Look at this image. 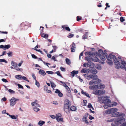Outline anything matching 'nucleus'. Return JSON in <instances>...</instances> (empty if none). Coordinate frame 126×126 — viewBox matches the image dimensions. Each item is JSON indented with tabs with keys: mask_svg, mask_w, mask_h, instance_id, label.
<instances>
[{
	"mask_svg": "<svg viewBox=\"0 0 126 126\" xmlns=\"http://www.w3.org/2000/svg\"><path fill=\"white\" fill-rule=\"evenodd\" d=\"M106 51V50L104 51V53H103V54L99 55V56L100 59L103 61H105L106 59L105 58L106 57L108 60V61H107V63L110 65H111L113 64V62L112 60V59L115 64H118L119 61H118L117 60L116 56L114 55H112L111 54H110L109 56H108L107 54Z\"/></svg>",
	"mask_w": 126,
	"mask_h": 126,
	"instance_id": "f257e3e1",
	"label": "nucleus"
},
{
	"mask_svg": "<svg viewBox=\"0 0 126 126\" xmlns=\"http://www.w3.org/2000/svg\"><path fill=\"white\" fill-rule=\"evenodd\" d=\"M111 116L112 117H119L114 122H112L111 123V125L112 126H118L125 121V119L124 118L125 116V114L124 113L117 112L115 114H111Z\"/></svg>",
	"mask_w": 126,
	"mask_h": 126,
	"instance_id": "f03ea898",
	"label": "nucleus"
},
{
	"mask_svg": "<svg viewBox=\"0 0 126 126\" xmlns=\"http://www.w3.org/2000/svg\"><path fill=\"white\" fill-rule=\"evenodd\" d=\"M117 58L118 59H117V60L118 61H119L118 63H118L117 64H115V68L117 69H119L120 67L122 69H124L125 68V66L126 65V63L124 60H122L120 56L118 57Z\"/></svg>",
	"mask_w": 126,
	"mask_h": 126,
	"instance_id": "7ed1b4c3",
	"label": "nucleus"
},
{
	"mask_svg": "<svg viewBox=\"0 0 126 126\" xmlns=\"http://www.w3.org/2000/svg\"><path fill=\"white\" fill-rule=\"evenodd\" d=\"M71 105L70 101L67 99L66 100L64 103L63 109L64 111L67 113L70 112V107Z\"/></svg>",
	"mask_w": 126,
	"mask_h": 126,
	"instance_id": "20e7f679",
	"label": "nucleus"
},
{
	"mask_svg": "<svg viewBox=\"0 0 126 126\" xmlns=\"http://www.w3.org/2000/svg\"><path fill=\"white\" fill-rule=\"evenodd\" d=\"M85 54H87L89 55L88 56L86 57L85 58V59L87 60L89 63H91V62L92 61V58L91 57H93L95 54L93 52H89L87 51L85 53Z\"/></svg>",
	"mask_w": 126,
	"mask_h": 126,
	"instance_id": "39448f33",
	"label": "nucleus"
},
{
	"mask_svg": "<svg viewBox=\"0 0 126 126\" xmlns=\"http://www.w3.org/2000/svg\"><path fill=\"white\" fill-rule=\"evenodd\" d=\"M117 111V109L116 108H112L106 110L105 113L107 114H115L116 112Z\"/></svg>",
	"mask_w": 126,
	"mask_h": 126,
	"instance_id": "423d86ee",
	"label": "nucleus"
},
{
	"mask_svg": "<svg viewBox=\"0 0 126 126\" xmlns=\"http://www.w3.org/2000/svg\"><path fill=\"white\" fill-rule=\"evenodd\" d=\"M19 100V99H16L14 97H12L10 101V106H13L16 104V102Z\"/></svg>",
	"mask_w": 126,
	"mask_h": 126,
	"instance_id": "0eeeda50",
	"label": "nucleus"
},
{
	"mask_svg": "<svg viewBox=\"0 0 126 126\" xmlns=\"http://www.w3.org/2000/svg\"><path fill=\"white\" fill-rule=\"evenodd\" d=\"M11 46L10 45H5L4 46L1 45L0 46V48L4 50L8 49Z\"/></svg>",
	"mask_w": 126,
	"mask_h": 126,
	"instance_id": "6e6552de",
	"label": "nucleus"
},
{
	"mask_svg": "<svg viewBox=\"0 0 126 126\" xmlns=\"http://www.w3.org/2000/svg\"><path fill=\"white\" fill-rule=\"evenodd\" d=\"M94 64L92 63L88 64L87 63H85L83 65V66L86 67H87L88 66L90 67H92V65L93 66Z\"/></svg>",
	"mask_w": 126,
	"mask_h": 126,
	"instance_id": "1a4fd4ad",
	"label": "nucleus"
},
{
	"mask_svg": "<svg viewBox=\"0 0 126 126\" xmlns=\"http://www.w3.org/2000/svg\"><path fill=\"white\" fill-rule=\"evenodd\" d=\"M98 52H95V54L96 56H99V55L100 54H103V53H104V52L101 49H99L98 51Z\"/></svg>",
	"mask_w": 126,
	"mask_h": 126,
	"instance_id": "9d476101",
	"label": "nucleus"
},
{
	"mask_svg": "<svg viewBox=\"0 0 126 126\" xmlns=\"http://www.w3.org/2000/svg\"><path fill=\"white\" fill-rule=\"evenodd\" d=\"M90 78L93 80H95L98 78V76L95 74L90 75Z\"/></svg>",
	"mask_w": 126,
	"mask_h": 126,
	"instance_id": "9b49d317",
	"label": "nucleus"
},
{
	"mask_svg": "<svg viewBox=\"0 0 126 126\" xmlns=\"http://www.w3.org/2000/svg\"><path fill=\"white\" fill-rule=\"evenodd\" d=\"M98 85H94L92 86H90L89 87V89L92 90H93L94 89H98Z\"/></svg>",
	"mask_w": 126,
	"mask_h": 126,
	"instance_id": "f8f14e48",
	"label": "nucleus"
},
{
	"mask_svg": "<svg viewBox=\"0 0 126 126\" xmlns=\"http://www.w3.org/2000/svg\"><path fill=\"white\" fill-rule=\"evenodd\" d=\"M89 72V69L87 68H83L81 71V72L82 73H87Z\"/></svg>",
	"mask_w": 126,
	"mask_h": 126,
	"instance_id": "ddd939ff",
	"label": "nucleus"
},
{
	"mask_svg": "<svg viewBox=\"0 0 126 126\" xmlns=\"http://www.w3.org/2000/svg\"><path fill=\"white\" fill-rule=\"evenodd\" d=\"M39 73L43 76H44L46 74V73L43 70H41L40 71H39Z\"/></svg>",
	"mask_w": 126,
	"mask_h": 126,
	"instance_id": "4468645a",
	"label": "nucleus"
},
{
	"mask_svg": "<svg viewBox=\"0 0 126 126\" xmlns=\"http://www.w3.org/2000/svg\"><path fill=\"white\" fill-rule=\"evenodd\" d=\"M78 73V71L73 70L71 72V75H72V77H73L76 74H77Z\"/></svg>",
	"mask_w": 126,
	"mask_h": 126,
	"instance_id": "2eb2a0df",
	"label": "nucleus"
},
{
	"mask_svg": "<svg viewBox=\"0 0 126 126\" xmlns=\"http://www.w3.org/2000/svg\"><path fill=\"white\" fill-rule=\"evenodd\" d=\"M88 33L89 32H86L85 34L82 36V38L83 39H85L88 38Z\"/></svg>",
	"mask_w": 126,
	"mask_h": 126,
	"instance_id": "dca6fc26",
	"label": "nucleus"
},
{
	"mask_svg": "<svg viewBox=\"0 0 126 126\" xmlns=\"http://www.w3.org/2000/svg\"><path fill=\"white\" fill-rule=\"evenodd\" d=\"M77 110V108L76 107L72 106L70 108V111L71 110L72 111H76Z\"/></svg>",
	"mask_w": 126,
	"mask_h": 126,
	"instance_id": "f3484780",
	"label": "nucleus"
},
{
	"mask_svg": "<svg viewBox=\"0 0 126 126\" xmlns=\"http://www.w3.org/2000/svg\"><path fill=\"white\" fill-rule=\"evenodd\" d=\"M81 93L82 94H83L84 95H85L88 97L90 98V96L88 93L84 92L82 90L81 91Z\"/></svg>",
	"mask_w": 126,
	"mask_h": 126,
	"instance_id": "a211bd4d",
	"label": "nucleus"
},
{
	"mask_svg": "<svg viewBox=\"0 0 126 126\" xmlns=\"http://www.w3.org/2000/svg\"><path fill=\"white\" fill-rule=\"evenodd\" d=\"M90 72L93 74H96L97 72V70L95 69H92L90 71Z\"/></svg>",
	"mask_w": 126,
	"mask_h": 126,
	"instance_id": "6ab92c4d",
	"label": "nucleus"
},
{
	"mask_svg": "<svg viewBox=\"0 0 126 126\" xmlns=\"http://www.w3.org/2000/svg\"><path fill=\"white\" fill-rule=\"evenodd\" d=\"M110 100L109 99H106L103 100V103H109L110 102Z\"/></svg>",
	"mask_w": 126,
	"mask_h": 126,
	"instance_id": "aec40b11",
	"label": "nucleus"
},
{
	"mask_svg": "<svg viewBox=\"0 0 126 126\" xmlns=\"http://www.w3.org/2000/svg\"><path fill=\"white\" fill-rule=\"evenodd\" d=\"M98 82L96 81L92 80L89 82V84L90 85H92L93 84L97 83Z\"/></svg>",
	"mask_w": 126,
	"mask_h": 126,
	"instance_id": "412c9836",
	"label": "nucleus"
},
{
	"mask_svg": "<svg viewBox=\"0 0 126 126\" xmlns=\"http://www.w3.org/2000/svg\"><path fill=\"white\" fill-rule=\"evenodd\" d=\"M11 64L12 66H13L14 67H16L17 65V63L13 61H11Z\"/></svg>",
	"mask_w": 126,
	"mask_h": 126,
	"instance_id": "4be33fe9",
	"label": "nucleus"
},
{
	"mask_svg": "<svg viewBox=\"0 0 126 126\" xmlns=\"http://www.w3.org/2000/svg\"><path fill=\"white\" fill-rule=\"evenodd\" d=\"M56 119L59 122H63V118H59L58 117H56Z\"/></svg>",
	"mask_w": 126,
	"mask_h": 126,
	"instance_id": "5701e85b",
	"label": "nucleus"
},
{
	"mask_svg": "<svg viewBox=\"0 0 126 126\" xmlns=\"http://www.w3.org/2000/svg\"><path fill=\"white\" fill-rule=\"evenodd\" d=\"M99 90H94L93 92L92 93L96 95H99Z\"/></svg>",
	"mask_w": 126,
	"mask_h": 126,
	"instance_id": "b1692460",
	"label": "nucleus"
},
{
	"mask_svg": "<svg viewBox=\"0 0 126 126\" xmlns=\"http://www.w3.org/2000/svg\"><path fill=\"white\" fill-rule=\"evenodd\" d=\"M45 123V122L43 121H40L38 123V124L40 126H42Z\"/></svg>",
	"mask_w": 126,
	"mask_h": 126,
	"instance_id": "393cba45",
	"label": "nucleus"
},
{
	"mask_svg": "<svg viewBox=\"0 0 126 126\" xmlns=\"http://www.w3.org/2000/svg\"><path fill=\"white\" fill-rule=\"evenodd\" d=\"M66 63L67 64L69 65L71 63L70 60L68 58H66L65 60Z\"/></svg>",
	"mask_w": 126,
	"mask_h": 126,
	"instance_id": "a878e982",
	"label": "nucleus"
},
{
	"mask_svg": "<svg viewBox=\"0 0 126 126\" xmlns=\"http://www.w3.org/2000/svg\"><path fill=\"white\" fill-rule=\"evenodd\" d=\"M21 77L22 76L19 75H16L15 76V77L16 78L19 80L21 79Z\"/></svg>",
	"mask_w": 126,
	"mask_h": 126,
	"instance_id": "bb28decb",
	"label": "nucleus"
},
{
	"mask_svg": "<svg viewBox=\"0 0 126 126\" xmlns=\"http://www.w3.org/2000/svg\"><path fill=\"white\" fill-rule=\"evenodd\" d=\"M99 59L96 57H94V58H92V61L97 62L99 61Z\"/></svg>",
	"mask_w": 126,
	"mask_h": 126,
	"instance_id": "cd10ccee",
	"label": "nucleus"
},
{
	"mask_svg": "<svg viewBox=\"0 0 126 126\" xmlns=\"http://www.w3.org/2000/svg\"><path fill=\"white\" fill-rule=\"evenodd\" d=\"M83 75L84 77L88 80H89L90 79V75H89L88 74H84Z\"/></svg>",
	"mask_w": 126,
	"mask_h": 126,
	"instance_id": "c85d7f7f",
	"label": "nucleus"
},
{
	"mask_svg": "<svg viewBox=\"0 0 126 126\" xmlns=\"http://www.w3.org/2000/svg\"><path fill=\"white\" fill-rule=\"evenodd\" d=\"M99 94H105V91L104 90L102 91L99 90Z\"/></svg>",
	"mask_w": 126,
	"mask_h": 126,
	"instance_id": "c756f323",
	"label": "nucleus"
},
{
	"mask_svg": "<svg viewBox=\"0 0 126 126\" xmlns=\"http://www.w3.org/2000/svg\"><path fill=\"white\" fill-rule=\"evenodd\" d=\"M105 87V86L103 84L101 85L100 86H98V89H102L104 88Z\"/></svg>",
	"mask_w": 126,
	"mask_h": 126,
	"instance_id": "7c9ffc66",
	"label": "nucleus"
},
{
	"mask_svg": "<svg viewBox=\"0 0 126 126\" xmlns=\"http://www.w3.org/2000/svg\"><path fill=\"white\" fill-rule=\"evenodd\" d=\"M41 36L42 37L45 38H47L48 37L47 34L45 33H42L41 35Z\"/></svg>",
	"mask_w": 126,
	"mask_h": 126,
	"instance_id": "2f4dec72",
	"label": "nucleus"
},
{
	"mask_svg": "<svg viewBox=\"0 0 126 126\" xmlns=\"http://www.w3.org/2000/svg\"><path fill=\"white\" fill-rule=\"evenodd\" d=\"M10 117L13 119H17L16 120H17V117H16V116L14 115H10Z\"/></svg>",
	"mask_w": 126,
	"mask_h": 126,
	"instance_id": "473e14b6",
	"label": "nucleus"
},
{
	"mask_svg": "<svg viewBox=\"0 0 126 126\" xmlns=\"http://www.w3.org/2000/svg\"><path fill=\"white\" fill-rule=\"evenodd\" d=\"M117 104V102H112L111 104H110V106L111 107H112L113 106H116Z\"/></svg>",
	"mask_w": 126,
	"mask_h": 126,
	"instance_id": "72a5a7b5",
	"label": "nucleus"
},
{
	"mask_svg": "<svg viewBox=\"0 0 126 126\" xmlns=\"http://www.w3.org/2000/svg\"><path fill=\"white\" fill-rule=\"evenodd\" d=\"M103 107L105 109H107L108 107H111V106H110V104L108 105L105 104L104 106Z\"/></svg>",
	"mask_w": 126,
	"mask_h": 126,
	"instance_id": "f704fd0d",
	"label": "nucleus"
},
{
	"mask_svg": "<svg viewBox=\"0 0 126 126\" xmlns=\"http://www.w3.org/2000/svg\"><path fill=\"white\" fill-rule=\"evenodd\" d=\"M50 83L51 84V86L52 88H53L55 87L56 86V85L54 84V82H52L50 81Z\"/></svg>",
	"mask_w": 126,
	"mask_h": 126,
	"instance_id": "c9c22d12",
	"label": "nucleus"
},
{
	"mask_svg": "<svg viewBox=\"0 0 126 126\" xmlns=\"http://www.w3.org/2000/svg\"><path fill=\"white\" fill-rule=\"evenodd\" d=\"M0 62H4L6 63H8L4 59H0Z\"/></svg>",
	"mask_w": 126,
	"mask_h": 126,
	"instance_id": "e433bc0d",
	"label": "nucleus"
},
{
	"mask_svg": "<svg viewBox=\"0 0 126 126\" xmlns=\"http://www.w3.org/2000/svg\"><path fill=\"white\" fill-rule=\"evenodd\" d=\"M74 36V35L73 34H72L71 33H70L67 36L69 38H71L73 37Z\"/></svg>",
	"mask_w": 126,
	"mask_h": 126,
	"instance_id": "4c0bfd02",
	"label": "nucleus"
},
{
	"mask_svg": "<svg viewBox=\"0 0 126 126\" xmlns=\"http://www.w3.org/2000/svg\"><path fill=\"white\" fill-rule=\"evenodd\" d=\"M21 79H22L24 80H26L27 81L29 82V80H28V79H27L24 76L22 77V76Z\"/></svg>",
	"mask_w": 126,
	"mask_h": 126,
	"instance_id": "58836bf2",
	"label": "nucleus"
},
{
	"mask_svg": "<svg viewBox=\"0 0 126 126\" xmlns=\"http://www.w3.org/2000/svg\"><path fill=\"white\" fill-rule=\"evenodd\" d=\"M35 84L38 87H40V84L37 80H35Z\"/></svg>",
	"mask_w": 126,
	"mask_h": 126,
	"instance_id": "ea45409f",
	"label": "nucleus"
},
{
	"mask_svg": "<svg viewBox=\"0 0 126 126\" xmlns=\"http://www.w3.org/2000/svg\"><path fill=\"white\" fill-rule=\"evenodd\" d=\"M31 55L32 58L33 59H37L38 58L37 57L35 56V55L34 54H32V53H31Z\"/></svg>",
	"mask_w": 126,
	"mask_h": 126,
	"instance_id": "a19ab883",
	"label": "nucleus"
},
{
	"mask_svg": "<svg viewBox=\"0 0 126 126\" xmlns=\"http://www.w3.org/2000/svg\"><path fill=\"white\" fill-rule=\"evenodd\" d=\"M96 68L98 70H100L101 69V67L100 64L98 65L97 66Z\"/></svg>",
	"mask_w": 126,
	"mask_h": 126,
	"instance_id": "79ce46f5",
	"label": "nucleus"
},
{
	"mask_svg": "<svg viewBox=\"0 0 126 126\" xmlns=\"http://www.w3.org/2000/svg\"><path fill=\"white\" fill-rule=\"evenodd\" d=\"M12 51H9V52L7 53V54L8 55L9 57H11L12 55Z\"/></svg>",
	"mask_w": 126,
	"mask_h": 126,
	"instance_id": "37998d69",
	"label": "nucleus"
},
{
	"mask_svg": "<svg viewBox=\"0 0 126 126\" xmlns=\"http://www.w3.org/2000/svg\"><path fill=\"white\" fill-rule=\"evenodd\" d=\"M14 69H16L18 71H20L21 70V69L19 68L17 66L14 67Z\"/></svg>",
	"mask_w": 126,
	"mask_h": 126,
	"instance_id": "c03bdc74",
	"label": "nucleus"
},
{
	"mask_svg": "<svg viewBox=\"0 0 126 126\" xmlns=\"http://www.w3.org/2000/svg\"><path fill=\"white\" fill-rule=\"evenodd\" d=\"M56 73L57 74V75L58 76H60V77H61V78H63V77L62 76V75H61V74H60V72L59 71H57L56 72Z\"/></svg>",
	"mask_w": 126,
	"mask_h": 126,
	"instance_id": "a18cd8bd",
	"label": "nucleus"
},
{
	"mask_svg": "<svg viewBox=\"0 0 126 126\" xmlns=\"http://www.w3.org/2000/svg\"><path fill=\"white\" fill-rule=\"evenodd\" d=\"M46 73L49 74H54L53 72L49 71H47Z\"/></svg>",
	"mask_w": 126,
	"mask_h": 126,
	"instance_id": "49530a36",
	"label": "nucleus"
},
{
	"mask_svg": "<svg viewBox=\"0 0 126 126\" xmlns=\"http://www.w3.org/2000/svg\"><path fill=\"white\" fill-rule=\"evenodd\" d=\"M33 109L34 110L36 111H37L40 110L39 109L36 107L34 108Z\"/></svg>",
	"mask_w": 126,
	"mask_h": 126,
	"instance_id": "de8ad7c7",
	"label": "nucleus"
},
{
	"mask_svg": "<svg viewBox=\"0 0 126 126\" xmlns=\"http://www.w3.org/2000/svg\"><path fill=\"white\" fill-rule=\"evenodd\" d=\"M60 69L62 71L65 72V68H63L62 67H61L60 68Z\"/></svg>",
	"mask_w": 126,
	"mask_h": 126,
	"instance_id": "09e8293b",
	"label": "nucleus"
},
{
	"mask_svg": "<svg viewBox=\"0 0 126 126\" xmlns=\"http://www.w3.org/2000/svg\"><path fill=\"white\" fill-rule=\"evenodd\" d=\"M8 91L10 93H15V92L13 90L11 89H9L8 90Z\"/></svg>",
	"mask_w": 126,
	"mask_h": 126,
	"instance_id": "8fccbe9b",
	"label": "nucleus"
},
{
	"mask_svg": "<svg viewBox=\"0 0 126 126\" xmlns=\"http://www.w3.org/2000/svg\"><path fill=\"white\" fill-rule=\"evenodd\" d=\"M52 47L53 49H54V52H55L56 51V50L57 48V47L55 46H52Z\"/></svg>",
	"mask_w": 126,
	"mask_h": 126,
	"instance_id": "3c124183",
	"label": "nucleus"
},
{
	"mask_svg": "<svg viewBox=\"0 0 126 126\" xmlns=\"http://www.w3.org/2000/svg\"><path fill=\"white\" fill-rule=\"evenodd\" d=\"M120 20L121 22H123L125 20V19L124 18V17H121L120 18Z\"/></svg>",
	"mask_w": 126,
	"mask_h": 126,
	"instance_id": "603ef678",
	"label": "nucleus"
},
{
	"mask_svg": "<svg viewBox=\"0 0 126 126\" xmlns=\"http://www.w3.org/2000/svg\"><path fill=\"white\" fill-rule=\"evenodd\" d=\"M88 115L90 116V115L89 114L87 113H86L85 115L83 116V117L84 118H87V117Z\"/></svg>",
	"mask_w": 126,
	"mask_h": 126,
	"instance_id": "864d4df0",
	"label": "nucleus"
},
{
	"mask_svg": "<svg viewBox=\"0 0 126 126\" xmlns=\"http://www.w3.org/2000/svg\"><path fill=\"white\" fill-rule=\"evenodd\" d=\"M74 48L71 47V52H74L75 51V49Z\"/></svg>",
	"mask_w": 126,
	"mask_h": 126,
	"instance_id": "5fc2aeb1",
	"label": "nucleus"
},
{
	"mask_svg": "<svg viewBox=\"0 0 126 126\" xmlns=\"http://www.w3.org/2000/svg\"><path fill=\"white\" fill-rule=\"evenodd\" d=\"M65 29L66 30L69 32L71 30L68 27H66L65 28Z\"/></svg>",
	"mask_w": 126,
	"mask_h": 126,
	"instance_id": "6e6d98bb",
	"label": "nucleus"
},
{
	"mask_svg": "<svg viewBox=\"0 0 126 126\" xmlns=\"http://www.w3.org/2000/svg\"><path fill=\"white\" fill-rule=\"evenodd\" d=\"M66 89H67V92L68 93H69L71 91H70V88L68 86L66 88Z\"/></svg>",
	"mask_w": 126,
	"mask_h": 126,
	"instance_id": "4d7b16f0",
	"label": "nucleus"
},
{
	"mask_svg": "<svg viewBox=\"0 0 126 126\" xmlns=\"http://www.w3.org/2000/svg\"><path fill=\"white\" fill-rule=\"evenodd\" d=\"M1 80L4 82H8V81L7 80L5 79H1Z\"/></svg>",
	"mask_w": 126,
	"mask_h": 126,
	"instance_id": "13d9d810",
	"label": "nucleus"
},
{
	"mask_svg": "<svg viewBox=\"0 0 126 126\" xmlns=\"http://www.w3.org/2000/svg\"><path fill=\"white\" fill-rule=\"evenodd\" d=\"M60 92L59 90L57 89H56V90L55 91V93H56L58 94Z\"/></svg>",
	"mask_w": 126,
	"mask_h": 126,
	"instance_id": "bf43d9fd",
	"label": "nucleus"
},
{
	"mask_svg": "<svg viewBox=\"0 0 126 126\" xmlns=\"http://www.w3.org/2000/svg\"><path fill=\"white\" fill-rule=\"evenodd\" d=\"M77 20L78 21H79L80 20H81V17H79V16H77Z\"/></svg>",
	"mask_w": 126,
	"mask_h": 126,
	"instance_id": "052dcab7",
	"label": "nucleus"
},
{
	"mask_svg": "<svg viewBox=\"0 0 126 126\" xmlns=\"http://www.w3.org/2000/svg\"><path fill=\"white\" fill-rule=\"evenodd\" d=\"M17 85L18 87L19 88H21L22 89H23V86L19 84H17Z\"/></svg>",
	"mask_w": 126,
	"mask_h": 126,
	"instance_id": "680f3d73",
	"label": "nucleus"
},
{
	"mask_svg": "<svg viewBox=\"0 0 126 126\" xmlns=\"http://www.w3.org/2000/svg\"><path fill=\"white\" fill-rule=\"evenodd\" d=\"M55 56H53L52 57V59L54 61H58L57 60H56L55 58Z\"/></svg>",
	"mask_w": 126,
	"mask_h": 126,
	"instance_id": "e2e57ef3",
	"label": "nucleus"
},
{
	"mask_svg": "<svg viewBox=\"0 0 126 126\" xmlns=\"http://www.w3.org/2000/svg\"><path fill=\"white\" fill-rule=\"evenodd\" d=\"M58 94V95L60 97H62L63 95V94L61 93V92H60Z\"/></svg>",
	"mask_w": 126,
	"mask_h": 126,
	"instance_id": "0e129e2a",
	"label": "nucleus"
},
{
	"mask_svg": "<svg viewBox=\"0 0 126 126\" xmlns=\"http://www.w3.org/2000/svg\"><path fill=\"white\" fill-rule=\"evenodd\" d=\"M83 121L85 122L86 124H87L88 125L89 124V122L87 120V119L84 120H83Z\"/></svg>",
	"mask_w": 126,
	"mask_h": 126,
	"instance_id": "69168bd1",
	"label": "nucleus"
},
{
	"mask_svg": "<svg viewBox=\"0 0 126 126\" xmlns=\"http://www.w3.org/2000/svg\"><path fill=\"white\" fill-rule=\"evenodd\" d=\"M71 47L76 48V46L75 45V44L74 43V42H73L72 44V46Z\"/></svg>",
	"mask_w": 126,
	"mask_h": 126,
	"instance_id": "338daca9",
	"label": "nucleus"
},
{
	"mask_svg": "<svg viewBox=\"0 0 126 126\" xmlns=\"http://www.w3.org/2000/svg\"><path fill=\"white\" fill-rule=\"evenodd\" d=\"M121 126H126V122L121 124Z\"/></svg>",
	"mask_w": 126,
	"mask_h": 126,
	"instance_id": "774afa93",
	"label": "nucleus"
}]
</instances>
